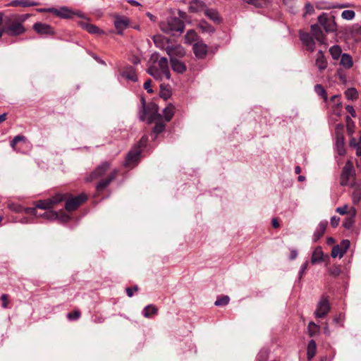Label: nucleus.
<instances>
[{
	"instance_id": "20e7f679",
	"label": "nucleus",
	"mask_w": 361,
	"mask_h": 361,
	"mask_svg": "<svg viewBox=\"0 0 361 361\" xmlns=\"http://www.w3.org/2000/svg\"><path fill=\"white\" fill-rule=\"evenodd\" d=\"M66 197V195L63 193H57L55 195L46 199L40 200L34 202V205L37 209L48 210L53 208L57 204L64 201Z\"/></svg>"
},
{
	"instance_id": "603ef678",
	"label": "nucleus",
	"mask_w": 361,
	"mask_h": 361,
	"mask_svg": "<svg viewBox=\"0 0 361 361\" xmlns=\"http://www.w3.org/2000/svg\"><path fill=\"white\" fill-rule=\"evenodd\" d=\"M230 298L228 295H222L217 298L215 301L214 305L216 306H225L228 304Z\"/></svg>"
},
{
	"instance_id": "7c9ffc66",
	"label": "nucleus",
	"mask_w": 361,
	"mask_h": 361,
	"mask_svg": "<svg viewBox=\"0 0 361 361\" xmlns=\"http://www.w3.org/2000/svg\"><path fill=\"white\" fill-rule=\"evenodd\" d=\"M317 344L314 340L312 339L309 341L307 348V357L308 361L311 360L316 355Z\"/></svg>"
},
{
	"instance_id": "e2e57ef3",
	"label": "nucleus",
	"mask_w": 361,
	"mask_h": 361,
	"mask_svg": "<svg viewBox=\"0 0 361 361\" xmlns=\"http://www.w3.org/2000/svg\"><path fill=\"white\" fill-rule=\"evenodd\" d=\"M343 129L344 126L341 123L336 124L335 130H336V137H338L340 135H343Z\"/></svg>"
},
{
	"instance_id": "393cba45",
	"label": "nucleus",
	"mask_w": 361,
	"mask_h": 361,
	"mask_svg": "<svg viewBox=\"0 0 361 361\" xmlns=\"http://www.w3.org/2000/svg\"><path fill=\"white\" fill-rule=\"evenodd\" d=\"M327 61L324 55V53L322 50H319L317 54V59L315 61V65L318 68L320 72L324 71L327 67Z\"/></svg>"
},
{
	"instance_id": "e433bc0d",
	"label": "nucleus",
	"mask_w": 361,
	"mask_h": 361,
	"mask_svg": "<svg viewBox=\"0 0 361 361\" xmlns=\"http://www.w3.org/2000/svg\"><path fill=\"white\" fill-rule=\"evenodd\" d=\"M38 217H42L49 220H56L59 218V212L48 209L42 214H38Z\"/></svg>"
},
{
	"instance_id": "c03bdc74",
	"label": "nucleus",
	"mask_w": 361,
	"mask_h": 361,
	"mask_svg": "<svg viewBox=\"0 0 361 361\" xmlns=\"http://www.w3.org/2000/svg\"><path fill=\"white\" fill-rule=\"evenodd\" d=\"M352 200L354 204H357L361 201V189L359 186L355 188L352 194Z\"/></svg>"
},
{
	"instance_id": "4c0bfd02",
	"label": "nucleus",
	"mask_w": 361,
	"mask_h": 361,
	"mask_svg": "<svg viewBox=\"0 0 361 361\" xmlns=\"http://www.w3.org/2000/svg\"><path fill=\"white\" fill-rule=\"evenodd\" d=\"M344 94H345L346 99L348 100L353 101V100L357 99L358 97V92H357V90L354 87H350V88L347 89L345 91Z\"/></svg>"
},
{
	"instance_id": "338daca9",
	"label": "nucleus",
	"mask_w": 361,
	"mask_h": 361,
	"mask_svg": "<svg viewBox=\"0 0 361 361\" xmlns=\"http://www.w3.org/2000/svg\"><path fill=\"white\" fill-rule=\"evenodd\" d=\"M152 86V80L150 79H148L145 81L144 83V88L147 90L148 93H152L153 90L151 87Z\"/></svg>"
},
{
	"instance_id": "412c9836",
	"label": "nucleus",
	"mask_w": 361,
	"mask_h": 361,
	"mask_svg": "<svg viewBox=\"0 0 361 361\" xmlns=\"http://www.w3.org/2000/svg\"><path fill=\"white\" fill-rule=\"evenodd\" d=\"M205 16L212 20L214 23L216 24H220L222 23L223 20L219 16V13L216 9L214 8H206L204 11Z\"/></svg>"
},
{
	"instance_id": "c85d7f7f",
	"label": "nucleus",
	"mask_w": 361,
	"mask_h": 361,
	"mask_svg": "<svg viewBox=\"0 0 361 361\" xmlns=\"http://www.w3.org/2000/svg\"><path fill=\"white\" fill-rule=\"evenodd\" d=\"M147 73L152 76L156 80L161 81L164 75L155 66H150L147 70Z\"/></svg>"
},
{
	"instance_id": "4468645a",
	"label": "nucleus",
	"mask_w": 361,
	"mask_h": 361,
	"mask_svg": "<svg viewBox=\"0 0 361 361\" xmlns=\"http://www.w3.org/2000/svg\"><path fill=\"white\" fill-rule=\"evenodd\" d=\"M33 29L39 35L53 36L55 35L54 29L49 25L42 23H36L33 25Z\"/></svg>"
},
{
	"instance_id": "bf43d9fd",
	"label": "nucleus",
	"mask_w": 361,
	"mask_h": 361,
	"mask_svg": "<svg viewBox=\"0 0 361 361\" xmlns=\"http://www.w3.org/2000/svg\"><path fill=\"white\" fill-rule=\"evenodd\" d=\"M23 212H24L26 214H30V215H32V216H35L36 217H38V214H37V207H35V205L33 207H26V208L23 207Z\"/></svg>"
},
{
	"instance_id": "69168bd1",
	"label": "nucleus",
	"mask_w": 361,
	"mask_h": 361,
	"mask_svg": "<svg viewBox=\"0 0 361 361\" xmlns=\"http://www.w3.org/2000/svg\"><path fill=\"white\" fill-rule=\"evenodd\" d=\"M336 212L339 213L341 215H344L346 214H349V211H348V205L345 204L343 207H337Z\"/></svg>"
},
{
	"instance_id": "f257e3e1",
	"label": "nucleus",
	"mask_w": 361,
	"mask_h": 361,
	"mask_svg": "<svg viewBox=\"0 0 361 361\" xmlns=\"http://www.w3.org/2000/svg\"><path fill=\"white\" fill-rule=\"evenodd\" d=\"M147 138L142 137L140 140L127 153L123 166L127 169H133L138 165L141 159L142 148L145 147Z\"/></svg>"
},
{
	"instance_id": "dca6fc26",
	"label": "nucleus",
	"mask_w": 361,
	"mask_h": 361,
	"mask_svg": "<svg viewBox=\"0 0 361 361\" xmlns=\"http://www.w3.org/2000/svg\"><path fill=\"white\" fill-rule=\"evenodd\" d=\"M310 30L312 36H313L320 44H326V36L318 24L312 25Z\"/></svg>"
},
{
	"instance_id": "f8f14e48",
	"label": "nucleus",
	"mask_w": 361,
	"mask_h": 361,
	"mask_svg": "<svg viewBox=\"0 0 361 361\" xmlns=\"http://www.w3.org/2000/svg\"><path fill=\"white\" fill-rule=\"evenodd\" d=\"M299 38L306 49L313 52L315 49V42L311 34L304 32L302 30L299 31Z\"/></svg>"
},
{
	"instance_id": "ea45409f",
	"label": "nucleus",
	"mask_w": 361,
	"mask_h": 361,
	"mask_svg": "<svg viewBox=\"0 0 361 361\" xmlns=\"http://www.w3.org/2000/svg\"><path fill=\"white\" fill-rule=\"evenodd\" d=\"M319 326L316 324L314 322H310L308 324L307 331L310 337H313L319 331Z\"/></svg>"
},
{
	"instance_id": "1a4fd4ad",
	"label": "nucleus",
	"mask_w": 361,
	"mask_h": 361,
	"mask_svg": "<svg viewBox=\"0 0 361 361\" xmlns=\"http://www.w3.org/2000/svg\"><path fill=\"white\" fill-rule=\"evenodd\" d=\"M318 22L321 26L323 27L326 33L334 32L336 30V23L335 21V17L334 16L330 18L325 13H323L318 16Z\"/></svg>"
},
{
	"instance_id": "72a5a7b5",
	"label": "nucleus",
	"mask_w": 361,
	"mask_h": 361,
	"mask_svg": "<svg viewBox=\"0 0 361 361\" xmlns=\"http://www.w3.org/2000/svg\"><path fill=\"white\" fill-rule=\"evenodd\" d=\"M11 5L13 6L28 7L36 6L37 4L31 0H13L11 1Z\"/></svg>"
},
{
	"instance_id": "a18cd8bd",
	"label": "nucleus",
	"mask_w": 361,
	"mask_h": 361,
	"mask_svg": "<svg viewBox=\"0 0 361 361\" xmlns=\"http://www.w3.org/2000/svg\"><path fill=\"white\" fill-rule=\"evenodd\" d=\"M328 272L329 275L337 277L341 273V267L340 265L334 264L328 269Z\"/></svg>"
},
{
	"instance_id": "5fc2aeb1",
	"label": "nucleus",
	"mask_w": 361,
	"mask_h": 361,
	"mask_svg": "<svg viewBox=\"0 0 361 361\" xmlns=\"http://www.w3.org/2000/svg\"><path fill=\"white\" fill-rule=\"evenodd\" d=\"M8 208L16 213H22L23 212V207L18 203H9L8 204Z\"/></svg>"
},
{
	"instance_id": "bb28decb",
	"label": "nucleus",
	"mask_w": 361,
	"mask_h": 361,
	"mask_svg": "<svg viewBox=\"0 0 361 361\" xmlns=\"http://www.w3.org/2000/svg\"><path fill=\"white\" fill-rule=\"evenodd\" d=\"M324 252L322 251V248L321 246H317L314 250L312 257H311V262L312 264H316L319 262H322L324 261Z\"/></svg>"
},
{
	"instance_id": "c756f323",
	"label": "nucleus",
	"mask_w": 361,
	"mask_h": 361,
	"mask_svg": "<svg viewBox=\"0 0 361 361\" xmlns=\"http://www.w3.org/2000/svg\"><path fill=\"white\" fill-rule=\"evenodd\" d=\"M80 25L82 29L85 30L90 34H99L102 32L97 26L87 22H80Z\"/></svg>"
},
{
	"instance_id": "37998d69",
	"label": "nucleus",
	"mask_w": 361,
	"mask_h": 361,
	"mask_svg": "<svg viewBox=\"0 0 361 361\" xmlns=\"http://www.w3.org/2000/svg\"><path fill=\"white\" fill-rule=\"evenodd\" d=\"M314 91L315 92L321 96L322 99L324 100V102L327 101L328 97H327V92L324 87L321 84H317L314 86Z\"/></svg>"
},
{
	"instance_id": "774afa93",
	"label": "nucleus",
	"mask_w": 361,
	"mask_h": 361,
	"mask_svg": "<svg viewBox=\"0 0 361 361\" xmlns=\"http://www.w3.org/2000/svg\"><path fill=\"white\" fill-rule=\"evenodd\" d=\"M257 361H268V355L266 353H260L257 357Z\"/></svg>"
},
{
	"instance_id": "9d476101",
	"label": "nucleus",
	"mask_w": 361,
	"mask_h": 361,
	"mask_svg": "<svg viewBox=\"0 0 361 361\" xmlns=\"http://www.w3.org/2000/svg\"><path fill=\"white\" fill-rule=\"evenodd\" d=\"M118 80L121 78L135 82L138 80L135 68L131 66H125L118 69Z\"/></svg>"
},
{
	"instance_id": "4d7b16f0",
	"label": "nucleus",
	"mask_w": 361,
	"mask_h": 361,
	"mask_svg": "<svg viewBox=\"0 0 361 361\" xmlns=\"http://www.w3.org/2000/svg\"><path fill=\"white\" fill-rule=\"evenodd\" d=\"M355 13L353 10H345L342 12L341 16L345 20H352L354 18Z\"/></svg>"
},
{
	"instance_id": "f03ea898",
	"label": "nucleus",
	"mask_w": 361,
	"mask_h": 361,
	"mask_svg": "<svg viewBox=\"0 0 361 361\" xmlns=\"http://www.w3.org/2000/svg\"><path fill=\"white\" fill-rule=\"evenodd\" d=\"M1 30H2V34L5 32L10 36L20 35L25 32L22 23L12 17H5V18H3Z\"/></svg>"
},
{
	"instance_id": "de8ad7c7",
	"label": "nucleus",
	"mask_w": 361,
	"mask_h": 361,
	"mask_svg": "<svg viewBox=\"0 0 361 361\" xmlns=\"http://www.w3.org/2000/svg\"><path fill=\"white\" fill-rule=\"evenodd\" d=\"M347 131L349 135H353L354 133L355 123L349 116L345 117Z\"/></svg>"
},
{
	"instance_id": "c9c22d12",
	"label": "nucleus",
	"mask_w": 361,
	"mask_h": 361,
	"mask_svg": "<svg viewBox=\"0 0 361 361\" xmlns=\"http://www.w3.org/2000/svg\"><path fill=\"white\" fill-rule=\"evenodd\" d=\"M164 117L166 121H170L174 115V106L170 104L163 110Z\"/></svg>"
},
{
	"instance_id": "423d86ee",
	"label": "nucleus",
	"mask_w": 361,
	"mask_h": 361,
	"mask_svg": "<svg viewBox=\"0 0 361 361\" xmlns=\"http://www.w3.org/2000/svg\"><path fill=\"white\" fill-rule=\"evenodd\" d=\"M41 11L53 13L56 16L63 19H71L75 16L79 17L82 16L79 12L74 11L67 6H62L60 8H48L42 9Z\"/></svg>"
},
{
	"instance_id": "49530a36",
	"label": "nucleus",
	"mask_w": 361,
	"mask_h": 361,
	"mask_svg": "<svg viewBox=\"0 0 361 361\" xmlns=\"http://www.w3.org/2000/svg\"><path fill=\"white\" fill-rule=\"evenodd\" d=\"M283 4L285 5L290 13H295L296 8L295 6V0H282Z\"/></svg>"
},
{
	"instance_id": "8fccbe9b",
	"label": "nucleus",
	"mask_w": 361,
	"mask_h": 361,
	"mask_svg": "<svg viewBox=\"0 0 361 361\" xmlns=\"http://www.w3.org/2000/svg\"><path fill=\"white\" fill-rule=\"evenodd\" d=\"M331 257L334 258H335L338 256L339 257V258H341L343 257V255L345 254L343 253V251H342L341 246H339L338 245H336L333 247V248L331 250Z\"/></svg>"
},
{
	"instance_id": "5701e85b",
	"label": "nucleus",
	"mask_w": 361,
	"mask_h": 361,
	"mask_svg": "<svg viewBox=\"0 0 361 361\" xmlns=\"http://www.w3.org/2000/svg\"><path fill=\"white\" fill-rule=\"evenodd\" d=\"M347 34L350 35L352 38L356 41L361 39V25L354 24L346 30Z\"/></svg>"
},
{
	"instance_id": "a878e982",
	"label": "nucleus",
	"mask_w": 361,
	"mask_h": 361,
	"mask_svg": "<svg viewBox=\"0 0 361 361\" xmlns=\"http://www.w3.org/2000/svg\"><path fill=\"white\" fill-rule=\"evenodd\" d=\"M356 209L351 207L349 210V216L343 222V226L346 229H350L355 224V216L356 215Z\"/></svg>"
},
{
	"instance_id": "aec40b11",
	"label": "nucleus",
	"mask_w": 361,
	"mask_h": 361,
	"mask_svg": "<svg viewBox=\"0 0 361 361\" xmlns=\"http://www.w3.org/2000/svg\"><path fill=\"white\" fill-rule=\"evenodd\" d=\"M160 71L164 75V77L169 80L171 78V73L169 67L168 59L166 57H161L157 66Z\"/></svg>"
},
{
	"instance_id": "680f3d73",
	"label": "nucleus",
	"mask_w": 361,
	"mask_h": 361,
	"mask_svg": "<svg viewBox=\"0 0 361 361\" xmlns=\"http://www.w3.org/2000/svg\"><path fill=\"white\" fill-rule=\"evenodd\" d=\"M336 75L338 78V79L342 82L343 84L346 83V76L344 73L343 71L341 69H338L336 72Z\"/></svg>"
},
{
	"instance_id": "9b49d317",
	"label": "nucleus",
	"mask_w": 361,
	"mask_h": 361,
	"mask_svg": "<svg viewBox=\"0 0 361 361\" xmlns=\"http://www.w3.org/2000/svg\"><path fill=\"white\" fill-rule=\"evenodd\" d=\"M110 167V164L108 162H104L99 166H97L88 176L85 178L87 182H91L92 180L100 178L103 176L107 170Z\"/></svg>"
},
{
	"instance_id": "58836bf2",
	"label": "nucleus",
	"mask_w": 361,
	"mask_h": 361,
	"mask_svg": "<svg viewBox=\"0 0 361 361\" xmlns=\"http://www.w3.org/2000/svg\"><path fill=\"white\" fill-rule=\"evenodd\" d=\"M199 27L202 32L214 33L216 31V29L204 20L200 22Z\"/></svg>"
},
{
	"instance_id": "f704fd0d",
	"label": "nucleus",
	"mask_w": 361,
	"mask_h": 361,
	"mask_svg": "<svg viewBox=\"0 0 361 361\" xmlns=\"http://www.w3.org/2000/svg\"><path fill=\"white\" fill-rule=\"evenodd\" d=\"M171 95V90L170 89L169 85H166L164 84L160 85V97L163 98L164 100H167Z\"/></svg>"
},
{
	"instance_id": "864d4df0",
	"label": "nucleus",
	"mask_w": 361,
	"mask_h": 361,
	"mask_svg": "<svg viewBox=\"0 0 361 361\" xmlns=\"http://www.w3.org/2000/svg\"><path fill=\"white\" fill-rule=\"evenodd\" d=\"M141 103H142V114H140V119L142 121H144L145 120V117H146L147 114H148V110H147V107L146 105L145 99L143 97H141Z\"/></svg>"
},
{
	"instance_id": "7ed1b4c3",
	"label": "nucleus",
	"mask_w": 361,
	"mask_h": 361,
	"mask_svg": "<svg viewBox=\"0 0 361 361\" xmlns=\"http://www.w3.org/2000/svg\"><path fill=\"white\" fill-rule=\"evenodd\" d=\"M160 29L166 34L175 32L183 33L185 30V24L177 17H169L166 21L160 23Z\"/></svg>"
},
{
	"instance_id": "0e129e2a",
	"label": "nucleus",
	"mask_w": 361,
	"mask_h": 361,
	"mask_svg": "<svg viewBox=\"0 0 361 361\" xmlns=\"http://www.w3.org/2000/svg\"><path fill=\"white\" fill-rule=\"evenodd\" d=\"M69 219H70V216L63 212L59 213V218L56 219V220H59L63 223L67 222L68 221H69Z\"/></svg>"
},
{
	"instance_id": "0eeeda50",
	"label": "nucleus",
	"mask_w": 361,
	"mask_h": 361,
	"mask_svg": "<svg viewBox=\"0 0 361 361\" xmlns=\"http://www.w3.org/2000/svg\"><path fill=\"white\" fill-rule=\"evenodd\" d=\"M66 195V197L64 200H66L65 209L68 212L75 211L78 208L80 205L84 203L87 199V195L84 193L80 194L77 196L71 198H68V194Z\"/></svg>"
},
{
	"instance_id": "b1692460",
	"label": "nucleus",
	"mask_w": 361,
	"mask_h": 361,
	"mask_svg": "<svg viewBox=\"0 0 361 361\" xmlns=\"http://www.w3.org/2000/svg\"><path fill=\"white\" fill-rule=\"evenodd\" d=\"M113 180V173H110L106 178L102 179L96 185V191L99 195L102 192Z\"/></svg>"
},
{
	"instance_id": "13d9d810",
	"label": "nucleus",
	"mask_w": 361,
	"mask_h": 361,
	"mask_svg": "<svg viewBox=\"0 0 361 361\" xmlns=\"http://www.w3.org/2000/svg\"><path fill=\"white\" fill-rule=\"evenodd\" d=\"M305 13L303 14V17H305L307 15H312L314 12V8L311 3L307 2L305 5Z\"/></svg>"
},
{
	"instance_id": "09e8293b",
	"label": "nucleus",
	"mask_w": 361,
	"mask_h": 361,
	"mask_svg": "<svg viewBox=\"0 0 361 361\" xmlns=\"http://www.w3.org/2000/svg\"><path fill=\"white\" fill-rule=\"evenodd\" d=\"M26 140L25 137L24 135H18L14 137V138L11 141V147L13 148V150L17 151L16 149V145L19 142H25Z\"/></svg>"
},
{
	"instance_id": "2eb2a0df",
	"label": "nucleus",
	"mask_w": 361,
	"mask_h": 361,
	"mask_svg": "<svg viewBox=\"0 0 361 361\" xmlns=\"http://www.w3.org/2000/svg\"><path fill=\"white\" fill-rule=\"evenodd\" d=\"M192 51L197 59H204L208 53V47L203 42H197L193 44Z\"/></svg>"
},
{
	"instance_id": "ddd939ff",
	"label": "nucleus",
	"mask_w": 361,
	"mask_h": 361,
	"mask_svg": "<svg viewBox=\"0 0 361 361\" xmlns=\"http://www.w3.org/2000/svg\"><path fill=\"white\" fill-rule=\"evenodd\" d=\"M354 173L353 164L351 161H346L344 167L343 168L341 175V183L342 186L348 185L350 176Z\"/></svg>"
},
{
	"instance_id": "a211bd4d",
	"label": "nucleus",
	"mask_w": 361,
	"mask_h": 361,
	"mask_svg": "<svg viewBox=\"0 0 361 361\" xmlns=\"http://www.w3.org/2000/svg\"><path fill=\"white\" fill-rule=\"evenodd\" d=\"M166 51L170 59L175 56L183 57L185 54L184 49L180 45L168 46L166 48Z\"/></svg>"
},
{
	"instance_id": "cd10ccee",
	"label": "nucleus",
	"mask_w": 361,
	"mask_h": 361,
	"mask_svg": "<svg viewBox=\"0 0 361 361\" xmlns=\"http://www.w3.org/2000/svg\"><path fill=\"white\" fill-rule=\"evenodd\" d=\"M336 152L340 156H344L345 154L344 135H340L338 137H336Z\"/></svg>"
},
{
	"instance_id": "3c124183",
	"label": "nucleus",
	"mask_w": 361,
	"mask_h": 361,
	"mask_svg": "<svg viewBox=\"0 0 361 361\" xmlns=\"http://www.w3.org/2000/svg\"><path fill=\"white\" fill-rule=\"evenodd\" d=\"M166 128V125L163 122H157L152 129V132L158 135L161 133H162Z\"/></svg>"
},
{
	"instance_id": "39448f33",
	"label": "nucleus",
	"mask_w": 361,
	"mask_h": 361,
	"mask_svg": "<svg viewBox=\"0 0 361 361\" xmlns=\"http://www.w3.org/2000/svg\"><path fill=\"white\" fill-rule=\"evenodd\" d=\"M331 310V304L329 302V295L324 293L322 294L319 302L317 304L314 311V317L316 318L324 319L326 317Z\"/></svg>"
},
{
	"instance_id": "79ce46f5",
	"label": "nucleus",
	"mask_w": 361,
	"mask_h": 361,
	"mask_svg": "<svg viewBox=\"0 0 361 361\" xmlns=\"http://www.w3.org/2000/svg\"><path fill=\"white\" fill-rule=\"evenodd\" d=\"M329 52L334 60L338 59L341 56V48L338 45H334L329 49Z\"/></svg>"
},
{
	"instance_id": "2f4dec72",
	"label": "nucleus",
	"mask_w": 361,
	"mask_h": 361,
	"mask_svg": "<svg viewBox=\"0 0 361 361\" xmlns=\"http://www.w3.org/2000/svg\"><path fill=\"white\" fill-rule=\"evenodd\" d=\"M341 58L340 64L345 68L349 69L353 66V61L350 54L346 53L342 54Z\"/></svg>"
},
{
	"instance_id": "4be33fe9",
	"label": "nucleus",
	"mask_w": 361,
	"mask_h": 361,
	"mask_svg": "<svg viewBox=\"0 0 361 361\" xmlns=\"http://www.w3.org/2000/svg\"><path fill=\"white\" fill-rule=\"evenodd\" d=\"M327 226H328L327 221H322L319 224L317 228H316V230L313 234V237H312V240L314 243L317 242L323 236V235L324 234V233L326 231Z\"/></svg>"
},
{
	"instance_id": "f3484780",
	"label": "nucleus",
	"mask_w": 361,
	"mask_h": 361,
	"mask_svg": "<svg viewBox=\"0 0 361 361\" xmlns=\"http://www.w3.org/2000/svg\"><path fill=\"white\" fill-rule=\"evenodd\" d=\"M170 62L172 70L176 73L183 74L186 71V65L183 61H180L175 57H171Z\"/></svg>"
},
{
	"instance_id": "052dcab7",
	"label": "nucleus",
	"mask_w": 361,
	"mask_h": 361,
	"mask_svg": "<svg viewBox=\"0 0 361 361\" xmlns=\"http://www.w3.org/2000/svg\"><path fill=\"white\" fill-rule=\"evenodd\" d=\"M338 245L341 246L342 251H343V253L345 254L350 245V240L345 239V240H343L341 242L340 245Z\"/></svg>"
},
{
	"instance_id": "a19ab883",
	"label": "nucleus",
	"mask_w": 361,
	"mask_h": 361,
	"mask_svg": "<svg viewBox=\"0 0 361 361\" xmlns=\"http://www.w3.org/2000/svg\"><path fill=\"white\" fill-rule=\"evenodd\" d=\"M272 0H254L252 6L257 8H265L271 4Z\"/></svg>"
},
{
	"instance_id": "6e6552de",
	"label": "nucleus",
	"mask_w": 361,
	"mask_h": 361,
	"mask_svg": "<svg viewBox=\"0 0 361 361\" xmlns=\"http://www.w3.org/2000/svg\"><path fill=\"white\" fill-rule=\"evenodd\" d=\"M131 26L129 18L124 16L114 15V33L123 35V31Z\"/></svg>"
},
{
	"instance_id": "6ab92c4d",
	"label": "nucleus",
	"mask_w": 361,
	"mask_h": 361,
	"mask_svg": "<svg viewBox=\"0 0 361 361\" xmlns=\"http://www.w3.org/2000/svg\"><path fill=\"white\" fill-rule=\"evenodd\" d=\"M206 4L201 0H191L189 2L188 11L190 13H198L206 9Z\"/></svg>"
},
{
	"instance_id": "6e6d98bb",
	"label": "nucleus",
	"mask_w": 361,
	"mask_h": 361,
	"mask_svg": "<svg viewBox=\"0 0 361 361\" xmlns=\"http://www.w3.org/2000/svg\"><path fill=\"white\" fill-rule=\"evenodd\" d=\"M81 317V312L78 310H75L67 314V317L71 321L78 320Z\"/></svg>"
},
{
	"instance_id": "473e14b6",
	"label": "nucleus",
	"mask_w": 361,
	"mask_h": 361,
	"mask_svg": "<svg viewBox=\"0 0 361 361\" xmlns=\"http://www.w3.org/2000/svg\"><path fill=\"white\" fill-rule=\"evenodd\" d=\"M157 313H158V308L154 305H147L142 311L143 316L147 318H149L152 315H155Z\"/></svg>"
}]
</instances>
